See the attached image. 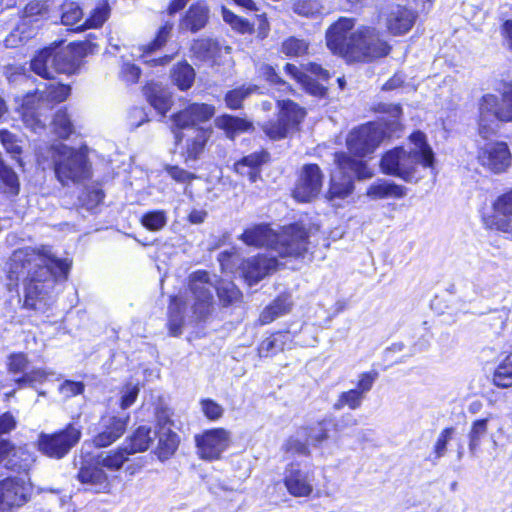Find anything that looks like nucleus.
I'll use <instances>...</instances> for the list:
<instances>
[{"label":"nucleus","instance_id":"obj_1","mask_svg":"<svg viewBox=\"0 0 512 512\" xmlns=\"http://www.w3.org/2000/svg\"><path fill=\"white\" fill-rule=\"evenodd\" d=\"M71 265V260L56 258L49 248H21L7 263V286L11 290L22 280L23 307L45 313L54 303L57 281L67 279Z\"/></svg>","mask_w":512,"mask_h":512},{"label":"nucleus","instance_id":"obj_2","mask_svg":"<svg viewBox=\"0 0 512 512\" xmlns=\"http://www.w3.org/2000/svg\"><path fill=\"white\" fill-rule=\"evenodd\" d=\"M191 298L184 300L181 296L171 298L169 305L168 326L170 333L177 336L182 333L184 323V311L190 307L198 318H205L213 304V290L217 291L220 302L224 305H232L241 298V292L230 281H221L215 286L212 277L206 271H196L189 279Z\"/></svg>","mask_w":512,"mask_h":512},{"label":"nucleus","instance_id":"obj_3","mask_svg":"<svg viewBox=\"0 0 512 512\" xmlns=\"http://www.w3.org/2000/svg\"><path fill=\"white\" fill-rule=\"evenodd\" d=\"M433 164L434 152L427 142L426 135L421 131L413 132L409 136L408 148L396 147L389 150L380 162L384 174L409 183L420 179L418 167L431 168Z\"/></svg>","mask_w":512,"mask_h":512},{"label":"nucleus","instance_id":"obj_4","mask_svg":"<svg viewBox=\"0 0 512 512\" xmlns=\"http://www.w3.org/2000/svg\"><path fill=\"white\" fill-rule=\"evenodd\" d=\"M240 239L248 246L268 247V253L281 258H302L308 251L307 231L298 225L286 227L281 233L274 232L268 225L259 224L247 228Z\"/></svg>","mask_w":512,"mask_h":512},{"label":"nucleus","instance_id":"obj_5","mask_svg":"<svg viewBox=\"0 0 512 512\" xmlns=\"http://www.w3.org/2000/svg\"><path fill=\"white\" fill-rule=\"evenodd\" d=\"M90 44L73 43L67 46L46 47L31 60V70L45 79H53L56 74H74L82 65V59L90 49Z\"/></svg>","mask_w":512,"mask_h":512},{"label":"nucleus","instance_id":"obj_6","mask_svg":"<svg viewBox=\"0 0 512 512\" xmlns=\"http://www.w3.org/2000/svg\"><path fill=\"white\" fill-rule=\"evenodd\" d=\"M87 151V147L76 149L63 143L53 144L50 147L54 172L62 185L80 184L91 177V164Z\"/></svg>","mask_w":512,"mask_h":512},{"label":"nucleus","instance_id":"obj_7","mask_svg":"<svg viewBox=\"0 0 512 512\" xmlns=\"http://www.w3.org/2000/svg\"><path fill=\"white\" fill-rule=\"evenodd\" d=\"M495 94H485L478 102V132L483 138L495 133L497 121L512 122V81H503Z\"/></svg>","mask_w":512,"mask_h":512},{"label":"nucleus","instance_id":"obj_8","mask_svg":"<svg viewBox=\"0 0 512 512\" xmlns=\"http://www.w3.org/2000/svg\"><path fill=\"white\" fill-rule=\"evenodd\" d=\"M336 170L331 175L329 198H345L353 191V179H367L372 177V171L366 162L354 159L345 153H336L334 156Z\"/></svg>","mask_w":512,"mask_h":512},{"label":"nucleus","instance_id":"obj_9","mask_svg":"<svg viewBox=\"0 0 512 512\" xmlns=\"http://www.w3.org/2000/svg\"><path fill=\"white\" fill-rule=\"evenodd\" d=\"M70 95V87L61 83H41L33 92H29L23 99L24 117H36V127L44 128L39 116L44 112L51 110L54 105L65 101Z\"/></svg>","mask_w":512,"mask_h":512},{"label":"nucleus","instance_id":"obj_10","mask_svg":"<svg viewBox=\"0 0 512 512\" xmlns=\"http://www.w3.org/2000/svg\"><path fill=\"white\" fill-rule=\"evenodd\" d=\"M351 43L348 62H370L385 57L391 50L380 32L369 26H359Z\"/></svg>","mask_w":512,"mask_h":512},{"label":"nucleus","instance_id":"obj_11","mask_svg":"<svg viewBox=\"0 0 512 512\" xmlns=\"http://www.w3.org/2000/svg\"><path fill=\"white\" fill-rule=\"evenodd\" d=\"M81 435V427L71 423L55 433H40L37 447L43 455L61 459L79 442Z\"/></svg>","mask_w":512,"mask_h":512},{"label":"nucleus","instance_id":"obj_12","mask_svg":"<svg viewBox=\"0 0 512 512\" xmlns=\"http://www.w3.org/2000/svg\"><path fill=\"white\" fill-rule=\"evenodd\" d=\"M315 468L306 461H292L283 471V484L293 497H309L315 487Z\"/></svg>","mask_w":512,"mask_h":512},{"label":"nucleus","instance_id":"obj_13","mask_svg":"<svg viewBox=\"0 0 512 512\" xmlns=\"http://www.w3.org/2000/svg\"><path fill=\"white\" fill-rule=\"evenodd\" d=\"M33 494L28 476L7 477L0 480V512H15L27 504Z\"/></svg>","mask_w":512,"mask_h":512},{"label":"nucleus","instance_id":"obj_14","mask_svg":"<svg viewBox=\"0 0 512 512\" xmlns=\"http://www.w3.org/2000/svg\"><path fill=\"white\" fill-rule=\"evenodd\" d=\"M279 114L276 120L263 124L264 133L272 140L285 138L305 117V111L290 100L277 101Z\"/></svg>","mask_w":512,"mask_h":512},{"label":"nucleus","instance_id":"obj_15","mask_svg":"<svg viewBox=\"0 0 512 512\" xmlns=\"http://www.w3.org/2000/svg\"><path fill=\"white\" fill-rule=\"evenodd\" d=\"M384 138L382 128L374 123H368L352 130L346 145L350 153L357 157H365L375 151Z\"/></svg>","mask_w":512,"mask_h":512},{"label":"nucleus","instance_id":"obj_16","mask_svg":"<svg viewBox=\"0 0 512 512\" xmlns=\"http://www.w3.org/2000/svg\"><path fill=\"white\" fill-rule=\"evenodd\" d=\"M355 20L341 17L326 31V44L329 50L346 60L352 47V40L356 34Z\"/></svg>","mask_w":512,"mask_h":512},{"label":"nucleus","instance_id":"obj_17","mask_svg":"<svg viewBox=\"0 0 512 512\" xmlns=\"http://www.w3.org/2000/svg\"><path fill=\"white\" fill-rule=\"evenodd\" d=\"M215 114L214 106L206 103H191L171 116L172 132H190L202 128L199 124L209 121Z\"/></svg>","mask_w":512,"mask_h":512},{"label":"nucleus","instance_id":"obj_18","mask_svg":"<svg viewBox=\"0 0 512 512\" xmlns=\"http://www.w3.org/2000/svg\"><path fill=\"white\" fill-rule=\"evenodd\" d=\"M211 134L210 128H194L190 132H175V143L180 146L181 155L186 164L195 162L201 157Z\"/></svg>","mask_w":512,"mask_h":512},{"label":"nucleus","instance_id":"obj_19","mask_svg":"<svg viewBox=\"0 0 512 512\" xmlns=\"http://www.w3.org/2000/svg\"><path fill=\"white\" fill-rule=\"evenodd\" d=\"M195 441L202 459L217 460L230 446L231 433L224 428H214L196 436Z\"/></svg>","mask_w":512,"mask_h":512},{"label":"nucleus","instance_id":"obj_20","mask_svg":"<svg viewBox=\"0 0 512 512\" xmlns=\"http://www.w3.org/2000/svg\"><path fill=\"white\" fill-rule=\"evenodd\" d=\"M323 174L316 164L302 167L293 190V197L299 202H310L321 192Z\"/></svg>","mask_w":512,"mask_h":512},{"label":"nucleus","instance_id":"obj_21","mask_svg":"<svg viewBox=\"0 0 512 512\" xmlns=\"http://www.w3.org/2000/svg\"><path fill=\"white\" fill-rule=\"evenodd\" d=\"M477 159L481 166L497 174L511 165L512 155L505 142H490L479 149Z\"/></svg>","mask_w":512,"mask_h":512},{"label":"nucleus","instance_id":"obj_22","mask_svg":"<svg viewBox=\"0 0 512 512\" xmlns=\"http://www.w3.org/2000/svg\"><path fill=\"white\" fill-rule=\"evenodd\" d=\"M35 460L34 453L26 447H14L9 441L0 442V463H4L7 469L27 474Z\"/></svg>","mask_w":512,"mask_h":512},{"label":"nucleus","instance_id":"obj_23","mask_svg":"<svg viewBox=\"0 0 512 512\" xmlns=\"http://www.w3.org/2000/svg\"><path fill=\"white\" fill-rule=\"evenodd\" d=\"M108 12L103 7H97L90 18L83 24L78 25L82 20L83 12L80 6L75 2H67L62 5L61 22L65 26L75 27V30L83 28H97L107 19Z\"/></svg>","mask_w":512,"mask_h":512},{"label":"nucleus","instance_id":"obj_24","mask_svg":"<svg viewBox=\"0 0 512 512\" xmlns=\"http://www.w3.org/2000/svg\"><path fill=\"white\" fill-rule=\"evenodd\" d=\"M280 263L271 253L258 255L245 260L241 271L245 281L253 285L262 280L266 275L276 271Z\"/></svg>","mask_w":512,"mask_h":512},{"label":"nucleus","instance_id":"obj_25","mask_svg":"<svg viewBox=\"0 0 512 512\" xmlns=\"http://www.w3.org/2000/svg\"><path fill=\"white\" fill-rule=\"evenodd\" d=\"M77 479L96 493H106L111 488V479L94 457L82 462Z\"/></svg>","mask_w":512,"mask_h":512},{"label":"nucleus","instance_id":"obj_26","mask_svg":"<svg viewBox=\"0 0 512 512\" xmlns=\"http://www.w3.org/2000/svg\"><path fill=\"white\" fill-rule=\"evenodd\" d=\"M128 419L129 417L114 415L102 416L99 431L93 437V444L98 448H104L116 442L126 431Z\"/></svg>","mask_w":512,"mask_h":512},{"label":"nucleus","instance_id":"obj_27","mask_svg":"<svg viewBox=\"0 0 512 512\" xmlns=\"http://www.w3.org/2000/svg\"><path fill=\"white\" fill-rule=\"evenodd\" d=\"M192 52L199 60L220 64L223 56L231 53V48L229 46L222 47L212 39L202 38L193 43Z\"/></svg>","mask_w":512,"mask_h":512},{"label":"nucleus","instance_id":"obj_28","mask_svg":"<svg viewBox=\"0 0 512 512\" xmlns=\"http://www.w3.org/2000/svg\"><path fill=\"white\" fill-rule=\"evenodd\" d=\"M269 155L266 151L253 152L234 164L237 174L247 177L251 183L257 182L261 177V166L268 161Z\"/></svg>","mask_w":512,"mask_h":512},{"label":"nucleus","instance_id":"obj_29","mask_svg":"<svg viewBox=\"0 0 512 512\" xmlns=\"http://www.w3.org/2000/svg\"><path fill=\"white\" fill-rule=\"evenodd\" d=\"M416 17L414 11L398 5L391 8L386 18V25L392 34L402 35L412 28Z\"/></svg>","mask_w":512,"mask_h":512},{"label":"nucleus","instance_id":"obj_30","mask_svg":"<svg viewBox=\"0 0 512 512\" xmlns=\"http://www.w3.org/2000/svg\"><path fill=\"white\" fill-rule=\"evenodd\" d=\"M27 367L28 360L24 354L18 353L10 355L8 360L9 371L12 373L24 372L22 377L15 380L19 387L41 382L45 378V373L42 370L38 369L26 372Z\"/></svg>","mask_w":512,"mask_h":512},{"label":"nucleus","instance_id":"obj_31","mask_svg":"<svg viewBox=\"0 0 512 512\" xmlns=\"http://www.w3.org/2000/svg\"><path fill=\"white\" fill-rule=\"evenodd\" d=\"M144 95L149 104L164 116L171 107L172 99L169 89L158 82H150L143 88Z\"/></svg>","mask_w":512,"mask_h":512},{"label":"nucleus","instance_id":"obj_32","mask_svg":"<svg viewBox=\"0 0 512 512\" xmlns=\"http://www.w3.org/2000/svg\"><path fill=\"white\" fill-rule=\"evenodd\" d=\"M209 10L203 3L192 5L179 22V30H189L193 33L205 27L208 21Z\"/></svg>","mask_w":512,"mask_h":512},{"label":"nucleus","instance_id":"obj_33","mask_svg":"<svg viewBox=\"0 0 512 512\" xmlns=\"http://www.w3.org/2000/svg\"><path fill=\"white\" fill-rule=\"evenodd\" d=\"M407 191L408 189L403 185L380 179L369 186L367 196L371 199H401L407 195Z\"/></svg>","mask_w":512,"mask_h":512},{"label":"nucleus","instance_id":"obj_34","mask_svg":"<svg viewBox=\"0 0 512 512\" xmlns=\"http://www.w3.org/2000/svg\"><path fill=\"white\" fill-rule=\"evenodd\" d=\"M214 123L217 128L225 131L230 139H234L235 136L248 132L253 128L252 122L228 114L217 117Z\"/></svg>","mask_w":512,"mask_h":512},{"label":"nucleus","instance_id":"obj_35","mask_svg":"<svg viewBox=\"0 0 512 512\" xmlns=\"http://www.w3.org/2000/svg\"><path fill=\"white\" fill-rule=\"evenodd\" d=\"M173 29V24L170 22H166L162 27H160L155 39L144 49L145 62L152 65H166L168 64L172 57L169 55H165L164 57H160L157 59H148V54L152 53L156 49L162 47L170 37L171 31Z\"/></svg>","mask_w":512,"mask_h":512},{"label":"nucleus","instance_id":"obj_36","mask_svg":"<svg viewBox=\"0 0 512 512\" xmlns=\"http://www.w3.org/2000/svg\"><path fill=\"white\" fill-rule=\"evenodd\" d=\"M492 210L493 215L489 218V225L496 230L501 221L512 218V189L495 199Z\"/></svg>","mask_w":512,"mask_h":512},{"label":"nucleus","instance_id":"obj_37","mask_svg":"<svg viewBox=\"0 0 512 512\" xmlns=\"http://www.w3.org/2000/svg\"><path fill=\"white\" fill-rule=\"evenodd\" d=\"M291 341L289 332L274 333L260 343L258 354L260 357H272L288 347Z\"/></svg>","mask_w":512,"mask_h":512},{"label":"nucleus","instance_id":"obj_38","mask_svg":"<svg viewBox=\"0 0 512 512\" xmlns=\"http://www.w3.org/2000/svg\"><path fill=\"white\" fill-rule=\"evenodd\" d=\"M292 307V299L290 295H281L277 297L269 306H267L260 314L259 321L262 325L273 322L278 317L289 313Z\"/></svg>","mask_w":512,"mask_h":512},{"label":"nucleus","instance_id":"obj_39","mask_svg":"<svg viewBox=\"0 0 512 512\" xmlns=\"http://www.w3.org/2000/svg\"><path fill=\"white\" fill-rule=\"evenodd\" d=\"M129 455L128 448L123 446L117 450L102 452L94 458L103 469L113 472L118 471L123 466Z\"/></svg>","mask_w":512,"mask_h":512},{"label":"nucleus","instance_id":"obj_40","mask_svg":"<svg viewBox=\"0 0 512 512\" xmlns=\"http://www.w3.org/2000/svg\"><path fill=\"white\" fill-rule=\"evenodd\" d=\"M154 436L158 437V444L156 448L159 459H168L176 451L179 444L178 435L171 429L157 430L153 433Z\"/></svg>","mask_w":512,"mask_h":512},{"label":"nucleus","instance_id":"obj_41","mask_svg":"<svg viewBox=\"0 0 512 512\" xmlns=\"http://www.w3.org/2000/svg\"><path fill=\"white\" fill-rule=\"evenodd\" d=\"M151 433V428L140 426L129 438V441L124 445V447L128 448L130 455L146 451L154 439V437L151 436Z\"/></svg>","mask_w":512,"mask_h":512},{"label":"nucleus","instance_id":"obj_42","mask_svg":"<svg viewBox=\"0 0 512 512\" xmlns=\"http://www.w3.org/2000/svg\"><path fill=\"white\" fill-rule=\"evenodd\" d=\"M0 190L9 195L16 196L20 190V183L15 171L8 167L0 157Z\"/></svg>","mask_w":512,"mask_h":512},{"label":"nucleus","instance_id":"obj_43","mask_svg":"<svg viewBox=\"0 0 512 512\" xmlns=\"http://www.w3.org/2000/svg\"><path fill=\"white\" fill-rule=\"evenodd\" d=\"M285 71L288 75L300 83L309 93L313 95L324 94V88L321 85L315 83L310 76L300 71L295 65L287 63L285 66Z\"/></svg>","mask_w":512,"mask_h":512},{"label":"nucleus","instance_id":"obj_44","mask_svg":"<svg viewBox=\"0 0 512 512\" xmlns=\"http://www.w3.org/2000/svg\"><path fill=\"white\" fill-rule=\"evenodd\" d=\"M493 383L500 388L512 386V353L507 355L495 369Z\"/></svg>","mask_w":512,"mask_h":512},{"label":"nucleus","instance_id":"obj_45","mask_svg":"<svg viewBox=\"0 0 512 512\" xmlns=\"http://www.w3.org/2000/svg\"><path fill=\"white\" fill-rule=\"evenodd\" d=\"M172 79L180 90H187L194 82V69L188 63H180L173 68Z\"/></svg>","mask_w":512,"mask_h":512},{"label":"nucleus","instance_id":"obj_46","mask_svg":"<svg viewBox=\"0 0 512 512\" xmlns=\"http://www.w3.org/2000/svg\"><path fill=\"white\" fill-rule=\"evenodd\" d=\"M168 222L167 213L164 210H152L144 213L140 218L141 225L149 231L158 232Z\"/></svg>","mask_w":512,"mask_h":512},{"label":"nucleus","instance_id":"obj_47","mask_svg":"<svg viewBox=\"0 0 512 512\" xmlns=\"http://www.w3.org/2000/svg\"><path fill=\"white\" fill-rule=\"evenodd\" d=\"M364 399L365 397L356 389H350L339 394L333 404V409L339 411L348 407L351 410H356L361 407Z\"/></svg>","mask_w":512,"mask_h":512},{"label":"nucleus","instance_id":"obj_48","mask_svg":"<svg viewBox=\"0 0 512 512\" xmlns=\"http://www.w3.org/2000/svg\"><path fill=\"white\" fill-rule=\"evenodd\" d=\"M52 128L53 132L62 139H67L74 132V126L65 109L56 112L52 121Z\"/></svg>","mask_w":512,"mask_h":512},{"label":"nucleus","instance_id":"obj_49","mask_svg":"<svg viewBox=\"0 0 512 512\" xmlns=\"http://www.w3.org/2000/svg\"><path fill=\"white\" fill-rule=\"evenodd\" d=\"M331 421L323 419L314 425L301 430L302 436L313 444H319L328 438V429Z\"/></svg>","mask_w":512,"mask_h":512},{"label":"nucleus","instance_id":"obj_50","mask_svg":"<svg viewBox=\"0 0 512 512\" xmlns=\"http://www.w3.org/2000/svg\"><path fill=\"white\" fill-rule=\"evenodd\" d=\"M488 419H478L472 423L469 432V450L472 454L476 452L480 446L481 440L487 434Z\"/></svg>","mask_w":512,"mask_h":512},{"label":"nucleus","instance_id":"obj_51","mask_svg":"<svg viewBox=\"0 0 512 512\" xmlns=\"http://www.w3.org/2000/svg\"><path fill=\"white\" fill-rule=\"evenodd\" d=\"M257 90V86L239 87L228 91L225 95V103L228 108L236 110L242 107V102L251 93Z\"/></svg>","mask_w":512,"mask_h":512},{"label":"nucleus","instance_id":"obj_52","mask_svg":"<svg viewBox=\"0 0 512 512\" xmlns=\"http://www.w3.org/2000/svg\"><path fill=\"white\" fill-rule=\"evenodd\" d=\"M0 142L2 143L7 153L11 154L12 158L17 159V157L21 154V141L15 134L7 130H0Z\"/></svg>","mask_w":512,"mask_h":512},{"label":"nucleus","instance_id":"obj_53","mask_svg":"<svg viewBox=\"0 0 512 512\" xmlns=\"http://www.w3.org/2000/svg\"><path fill=\"white\" fill-rule=\"evenodd\" d=\"M139 391L138 383H126L120 390V407L125 410L132 406L138 397Z\"/></svg>","mask_w":512,"mask_h":512},{"label":"nucleus","instance_id":"obj_54","mask_svg":"<svg viewBox=\"0 0 512 512\" xmlns=\"http://www.w3.org/2000/svg\"><path fill=\"white\" fill-rule=\"evenodd\" d=\"M322 6L318 0H297L293 10L296 14L305 17H312L321 12Z\"/></svg>","mask_w":512,"mask_h":512},{"label":"nucleus","instance_id":"obj_55","mask_svg":"<svg viewBox=\"0 0 512 512\" xmlns=\"http://www.w3.org/2000/svg\"><path fill=\"white\" fill-rule=\"evenodd\" d=\"M308 43L303 39L290 37L282 43V52L287 56H301L306 53Z\"/></svg>","mask_w":512,"mask_h":512},{"label":"nucleus","instance_id":"obj_56","mask_svg":"<svg viewBox=\"0 0 512 512\" xmlns=\"http://www.w3.org/2000/svg\"><path fill=\"white\" fill-rule=\"evenodd\" d=\"M307 442V438L303 437L300 431L297 436L290 437L287 440L285 449L289 453L307 456L310 454Z\"/></svg>","mask_w":512,"mask_h":512},{"label":"nucleus","instance_id":"obj_57","mask_svg":"<svg viewBox=\"0 0 512 512\" xmlns=\"http://www.w3.org/2000/svg\"><path fill=\"white\" fill-rule=\"evenodd\" d=\"M203 414L212 421H216L223 416V407L211 399H202L200 402Z\"/></svg>","mask_w":512,"mask_h":512},{"label":"nucleus","instance_id":"obj_58","mask_svg":"<svg viewBox=\"0 0 512 512\" xmlns=\"http://www.w3.org/2000/svg\"><path fill=\"white\" fill-rule=\"evenodd\" d=\"M453 433H454V428L448 427V428L443 429L441 431V433L439 434L437 441L434 445V454H435L436 460L440 459L441 457H443L445 455L446 450H447V444L450 441V439L452 438Z\"/></svg>","mask_w":512,"mask_h":512},{"label":"nucleus","instance_id":"obj_59","mask_svg":"<svg viewBox=\"0 0 512 512\" xmlns=\"http://www.w3.org/2000/svg\"><path fill=\"white\" fill-rule=\"evenodd\" d=\"M377 377L378 373L376 371L361 373L355 389L366 398V394L372 389Z\"/></svg>","mask_w":512,"mask_h":512},{"label":"nucleus","instance_id":"obj_60","mask_svg":"<svg viewBox=\"0 0 512 512\" xmlns=\"http://www.w3.org/2000/svg\"><path fill=\"white\" fill-rule=\"evenodd\" d=\"M222 14L224 21L230 24L233 29L241 33H245L250 30L249 22L235 15L233 12L223 8Z\"/></svg>","mask_w":512,"mask_h":512},{"label":"nucleus","instance_id":"obj_61","mask_svg":"<svg viewBox=\"0 0 512 512\" xmlns=\"http://www.w3.org/2000/svg\"><path fill=\"white\" fill-rule=\"evenodd\" d=\"M172 412L166 407H158L155 412L157 430L171 429L173 421L171 420Z\"/></svg>","mask_w":512,"mask_h":512},{"label":"nucleus","instance_id":"obj_62","mask_svg":"<svg viewBox=\"0 0 512 512\" xmlns=\"http://www.w3.org/2000/svg\"><path fill=\"white\" fill-rule=\"evenodd\" d=\"M166 170L168 175L179 183H188L196 178L195 174L178 166H168Z\"/></svg>","mask_w":512,"mask_h":512},{"label":"nucleus","instance_id":"obj_63","mask_svg":"<svg viewBox=\"0 0 512 512\" xmlns=\"http://www.w3.org/2000/svg\"><path fill=\"white\" fill-rule=\"evenodd\" d=\"M140 74V68L132 63H124L120 72L122 80L127 83H136L139 80Z\"/></svg>","mask_w":512,"mask_h":512},{"label":"nucleus","instance_id":"obj_64","mask_svg":"<svg viewBox=\"0 0 512 512\" xmlns=\"http://www.w3.org/2000/svg\"><path fill=\"white\" fill-rule=\"evenodd\" d=\"M499 32L503 47L512 51V19L505 20L501 24Z\"/></svg>","mask_w":512,"mask_h":512}]
</instances>
